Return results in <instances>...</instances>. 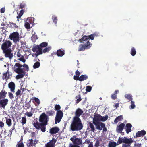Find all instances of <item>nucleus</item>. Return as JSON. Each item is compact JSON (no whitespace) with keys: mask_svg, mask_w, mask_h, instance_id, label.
<instances>
[{"mask_svg":"<svg viewBox=\"0 0 147 147\" xmlns=\"http://www.w3.org/2000/svg\"><path fill=\"white\" fill-rule=\"evenodd\" d=\"M57 140L53 138L52 140L49 142L47 144H49L51 145V146H53V145H54L56 143Z\"/></svg>","mask_w":147,"mask_h":147,"instance_id":"nucleus-39","label":"nucleus"},{"mask_svg":"<svg viewBox=\"0 0 147 147\" xmlns=\"http://www.w3.org/2000/svg\"><path fill=\"white\" fill-rule=\"evenodd\" d=\"M136 53V51L134 47H132L131 48L130 51V54L131 55L133 56H134L135 55Z\"/></svg>","mask_w":147,"mask_h":147,"instance_id":"nucleus-33","label":"nucleus"},{"mask_svg":"<svg viewBox=\"0 0 147 147\" xmlns=\"http://www.w3.org/2000/svg\"><path fill=\"white\" fill-rule=\"evenodd\" d=\"M12 51L10 49L3 51V53L5 54V56L7 58H9L10 59H12L13 57V54L11 53Z\"/></svg>","mask_w":147,"mask_h":147,"instance_id":"nucleus-10","label":"nucleus"},{"mask_svg":"<svg viewBox=\"0 0 147 147\" xmlns=\"http://www.w3.org/2000/svg\"><path fill=\"white\" fill-rule=\"evenodd\" d=\"M21 91L20 90H18L16 92V94L17 96H18L19 95H20Z\"/></svg>","mask_w":147,"mask_h":147,"instance_id":"nucleus-60","label":"nucleus"},{"mask_svg":"<svg viewBox=\"0 0 147 147\" xmlns=\"http://www.w3.org/2000/svg\"><path fill=\"white\" fill-rule=\"evenodd\" d=\"M136 107V106L135 105V102L134 101H132V100L131 101V105H130V109H134Z\"/></svg>","mask_w":147,"mask_h":147,"instance_id":"nucleus-47","label":"nucleus"},{"mask_svg":"<svg viewBox=\"0 0 147 147\" xmlns=\"http://www.w3.org/2000/svg\"><path fill=\"white\" fill-rule=\"evenodd\" d=\"M12 44L11 42L9 40L6 41L1 45V48L3 51L7 50Z\"/></svg>","mask_w":147,"mask_h":147,"instance_id":"nucleus-7","label":"nucleus"},{"mask_svg":"<svg viewBox=\"0 0 147 147\" xmlns=\"http://www.w3.org/2000/svg\"><path fill=\"white\" fill-rule=\"evenodd\" d=\"M39 48V45H37L34 47L32 49V51L34 52H36L37 51L38 49Z\"/></svg>","mask_w":147,"mask_h":147,"instance_id":"nucleus-52","label":"nucleus"},{"mask_svg":"<svg viewBox=\"0 0 147 147\" xmlns=\"http://www.w3.org/2000/svg\"><path fill=\"white\" fill-rule=\"evenodd\" d=\"M23 67L26 68V70L28 71L29 70V67L27 65L24 64L23 65Z\"/></svg>","mask_w":147,"mask_h":147,"instance_id":"nucleus-59","label":"nucleus"},{"mask_svg":"<svg viewBox=\"0 0 147 147\" xmlns=\"http://www.w3.org/2000/svg\"><path fill=\"white\" fill-rule=\"evenodd\" d=\"M76 136L74 135L71 138L70 140L72 141L74 144L81 145L82 144V141L81 139L76 138Z\"/></svg>","mask_w":147,"mask_h":147,"instance_id":"nucleus-6","label":"nucleus"},{"mask_svg":"<svg viewBox=\"0 0 147 147\" xmlns=\"http://www.w3.org/2000/svg\"><path fill=\"white\" fill-rule=\"evenodd\" d=\"M70 147H80V146L76 144H71L70 145Z\"/></svg>","mask_w":147,"mask_h":147,"instance_id":"nucleus-64","label":"nucleus"},{"mask_svg":"<svg viewBox=\"0 0 147 147\" xmlns=\"http://www.w3.org/2000/svg\"><path fill=\"white\" fill-rule=\"evenodd\" d=\"M117 144L114 142H110L108 145V147H116Z\"/></svg>","mask_w":147,"mask_h":147,"instance_id":"nucleus-32","label":"nucleus"},{"mask_svg":"<svg viewBox=\"0 0 147 147\" xmlns=\"http://www.w3.org/2000/svg\"><path fill=\"white\" fill-rule=\"evenodd\" d=\"M111 97L113 99H116L117 98V95L115 94H113L111 95Z\"/></svg>","mask_w":147,"mask_h":147,"instance_id":"nucleus-55","label":"nucleus"},{"mask_svg":"<svg viewBox=\"0 0 147 147\" xmlns=\"http://www.w3.org/2000/svg\"><path fill=\"white\" fill-rule=\"evenodd\" d=\"M92 89V87L90 86H88L86 87V90L87 92H90Z\"/></svg>","mask_w":147,"mask_h":147,"instance_id":"nucleus-51","label":"nucleus"},{"mask_svg":"<svg viewBox=\"0 0 147 147\" xmlns=\"http://www.w3.org/2000/svg\"><path fill=\"white\" fill-rule=\"evenodd\" d=\"M74 79L76 80H79L80 81V77L76 75H74Z\"/></svg>","mask_w":147,"mask_h":147,"instance_id":"nucleus-57","label":"nucleus"},{"mask_svg":"<svg viewBox=\"0 0 147 147\" xmlns=\"http://www.w3.org/2000/svg\"><path fill=\"white\" fill-rule=\"evenodd\" d=\"M108 118L107 115H106L105 116H102L101 115V121H105L107 120Z\"/></svg>","mask_w":147,"mask_h":147,"instance_id":"nucleus-38","label":"nucleus"},{"mask_svg":"<svg viewBox=\"0 0 147 147\" xmlns=\"http://www.w3.org/2000/svg\"><path fill=\"white\" fill-rule=\"evenodd\" d=\"M96 126V129L100 130H101L102 127H104V123L102 122H99L94 124Z\"/></svg>","mask_w":147,"mask_h":147,"instance_id":"nucleus-15","label":"nucleus"},{"mask_svg":"<svg viewBox=\"0 0 147 147\" xmlns=\"http://www.w3.org/2000/svg\"><path fill=\"white\" fill-rule=\"evenodd\" d=\"M57 55L59 57L63 56L65 54V51L63 49L57 50V52L56 53Z\"/></svg>","mask_w":147,"mask_h":147,"instance_id":"nucleus-21","label":"nucleus"},{"mask_svg":"<svg viewBox=\"0 0 147 147\" xmlns=\"http://www.w3.org/2000/svg\"><path fill=\"white\" fill-rule=\"evenodd\" d=\"M125 124L123 123H121L118 126L116 129V130L117 132L121 133L122 131L125 128Z\"/></svg>","mask_w":147,"mask_h":147,"instance_id":"nucleus-12","label":"nucleus"},{"mask_svg":"<svg viewBox=\"0 0 147 147\" xmlns=\"http://www.w3.org/2000/svg\"><path fill=\"white\" fill-rule=\"evenodd\" d=\"M21 121L22 125H23L26 123V117H22V118Z\"/></svg>","mask_w":147,"mask_h":147,"instance_id":"nucleus-46","label":"nucleus"},{"mask_svg":"<svg viewBox=\"0 0 147 147\" xmlns=\"http://www.w3.org/2000/svg\"><path fill=\"white\" fill-rule=\"evenodd\" d=\"M9 73L8 70L7 72L6 73H3V76H2V79L3 80L5 79H7L9 78V77L7 76V73Z\"/></svg>","mask_w":147,"mask_h":147,"instance_id":"nucleus-37","label":"nucleus"},{"mask_svg":"<svg viewBox=\"0 0 147 147\" xmlns=\"http://www.w3.org/2000/svg\"><path fill=\"white\" fill-rule=\"evenodd\" d=\"M46 113L49 116H52L55 113V112L53 110H48L46 111Z\"/></svg>","mask_w":147,"mask_h":147,"instance_id":"nucleus-30","label":"nucleus"},{"mask_svg":"<svg viewBox=\"0 0 147 147\" xmlns=\"http://www.w3.org/2000/svg\"><path fill=\"white\" fill-rule=\"evenodd\" d=\"M43 51L42 48L39 46V48L36 51L37 54H36V56H37L40 54H42L43 53Z\"/></svg>","mask_w":147,"mask_h":147,"instance_id":"nucleus-34","label":"nucleus"},{"mask_svg":"<svg viewBox=\"0 0 147 147\" xmlns=\"http://www.w3.org/2000/svg\"><path fill=\"white\" fill-rule=\"evenodd\" d=\"M22 67V65L18 63H16L13 67V69L14 70V71L18 74L16 77L17 79L22 78L25 74L26 73L23 70V69L21 68Z\"/></svg>","mask_w":147,"mask_h":147,"instance_id":"nucleus-2","label":"nucleus"},{"mask_svg":"<svg viewBox=\"0 0 147 147\" xmlns=\"http://www.w3.org/2000/svg\"><path fill=\"white\" fill-rule=\"evenodd\" d=\"M146 134V132L144 130H142L140 131H138L136 134V136L137 137H143Z\"/></svg>","mask_w":147,"mask_h":147,"instance_id":"nucleus-18","label":"nucleus"},{"mask_svg":"<svg viewBox=\"0 0 147 147\" xmlns=\"http://www.w3.org/2000/svg\"><path fill=\"white\" fill-rule=\"evenodd\" d=\"M59 131V128L57 127H55L50 129L49 133L51 134H52L58 133Z\"/></svg>","mask_w":147,"mask_h":147,"instance_id":"nucleus-14","label":"nucleus"},{"mask_svg":"<svg viewBox=\"0 0 147 147\" xmlns=\"http://www.w3.org/2000/svg\"><path fill=\"white\" fill-rule=\"evenodd\" d=\"M8 87L10 89L11 91L14 92L15 84L13 82H11L8 84Z\"/></svg>","mask_w":147,"mask_h":147,"instance_id":"nucleus-22","label":"nucleus"},{"mask_svg":"<svg viewBox=\"0 0 147 147\" xmlns=\"http://www.w3.org/2000/svg\"><path fill=\"white\" fill-rule=\"evenodd\" d=\"M88 39H90L92 40H93L94 39V37L92 34H91L90 35L88 36Z\"/></svg>","mask_w":147,"mask_h":147,"instance_id":"nucleus-63","label":"nucleus"},{"mask_svg":"<svg viewBox=\"0 0 147 147\" xmlns=\"http://www.w3.org/2000/svg\"><path fill=\"white\" fill-rule=\"evenodd\" d=\"M125 97L129 101H131L132 100V96L131 94H126L125 95Z\"/></svg>","mask_w":147,"mask_h":147,"instance_id":"nucleus-35","label":"nucleus"},{"mask_svg":"<svg viewBox=\"0 0 147 147\" xmlns=\"http://www.w3.org/2000/svg\"><path fill=\"white\" fill-rule=\"evenodd\" d=\"M25 6V4L24 3H21L20 4L19 7L20 8L23 9L24 7Z\"/></svg>","mask_w":147,"mask_h":147,"instance_id":"nucleus-56","label":"nucleus"},{"mask_svg":"<svg viewBox=\"0 0 147 147\" xmlns=\"http://www.w3.org/2000/svg\"><path fill=\"white\" fill-rule=\"evenodd\" d=\"M4 126V123L3 122L0 120V127L1 128L3 127Z\"/></svg>","mask_w":147,"mask_h":147,"instance_id":"nucleus-58","label":"nucleus"},{"mask_svg":"<svg viewBox=\"0 0 147 147\" xmlns=\"http://www.w3.org/2000/svg\"><path fill=\"white\" fill-rule=\"evenodd\" d=\"M101 121V115L99 114H96L94 115L93 119V124L100 122Z\"/></svg>","mask_w":147,"mask_h":147,"instance_id":"nucleus-11","label":"nucleus"},{"mask_svg":"<svg viewBox=\"0 0 147 147\" xmlns=\"http://www.w3.org/2000/svg\"><path fill=\"white\" fill-rule=\"evenodd\" d=\"M76 98L77 99L76 100V102L77 103H78L80 101L82 100L81 96L80 94L78 95V96L76 97Z\"/></svg>","mask_w":147,"mask_h":147,"instance_id":"nucleus-40","label":"nucleus"},{"mask_svg":"<svg viewBox=\"0 0 147 147\" xmlns=\"http://www.w3.org/2000/svg\"><path fill=\"white\" fill-rule=\"evenodd\" d=\"M48 45V44L47 42H44L40 44L39 46L40 47L43 48L46 47Z\"/></svg>","mask_w":147,"mask_h":147,"instance_id":"nucleus-42","label":"nucleus"},{"mask_svg":"<svg viewBox=\"0 0 147 147\" xmlns=\"http://www.w3.org/2000/svg\"><path fill=\"white\" fill-rule=\"evenodd\" d=\"M40 63L38 61H37L33 65V67L34 69L38 68L40 67Z\"/></svg>","mask_w":147,"mask_h":147,"instance_id":"nucleus-36","label":"nucleus"},{"mask_svg":"<svg viewBox=\"0 0 147 147\" xmlns=\"http://www.w3.org/2000/svg\"><path fill=\"white\" fill-rule=\"evenodd\" d=\"M36 33L35 32L34 34L32 35V36L31 37V39L32 40H35L38 39V37L37 35L35 34Z\"/></svg>","mask_w":147,"mask_h":147,"instance_id":"nucleus-44","label":"nucleus"},{"mask_svg":"<svg viewBox=\"0 0 147 147\" xmlns=\"http://www.w3.org/2000/svg\"><path fill=\"white\" fill-rule=\"evenodd\" d=\"M132 127V125L129 123L126 124L125 126L126 131L127 134H128L131 131V129Z\"/></svg>","mask_w":147,"mask_h":147,"instance_id":"nucleus-20","label":"nucleus"},{"mask_svg":"<svg viewBox=\"0 0 147 147\" xmlns=\"http://www.w3.org/2000/svg\"><path fill=\"white\" fill-rule=\"evenodd\" d=\"M33 18L32 17L28 18L27 19L26 21H28L30 23L28 22H26L24 24V26L27 29H29L30 28V23H31L32 22L30 21L31 20H32Z\"/></svg>","mask_w":147,"mask_h":147,"instance_id":"nucleus-17","label":"nucleus"},{"mask_svg":"<svg viewBox=\"0 0 147 147\" xmlns=\"http://www.w3.org/2000/svg\"><path fill=\"white\" fill-rule=\"evenodd\" d=\"M6 94L7 92L3 89L0 92V99L5 98Z\"/></svg>","mask_w":147,"mask_h":147,"instance_id":"nucleus-24","label":"nucleus"},{"mask_svg":"<svg viewBox=\"0 0 147 147\" xmlns=\"http://www.w3.org/2000/svg\"><path fill=\"white\" fill-rule=\"evenodd\" d=\"M61 109L60 106L59 105H56L55 107V110L58 111Z\"/></svg>","mask_w":147,"mask_h":147,"instance_id":"nucleus-53","label":"nucleus"},{"mask_svg":"<svg viewBox=\"0 0 147 147\" xmlns=\"http://www.w3.org/2000/svg\"><path fill=\"white\" fill-rule=\"evenodd\" d=\"M85 45L86 47V49H88L91 47L92 45V44H90V42H89V41H88L86 42V44Z\"/></svg>","mask_w":147,"mask_h":147,"instance_id":"nucleus-48","label":"nucleus"},{"mask_svg":"<svg viewBox=\"0 0 147 147\" xmlns=\"http://www.w3.org/2000/svg\"><path fill=\"white\" fill-rule=\"evenodd\" d=\"M41 123H39L38 122L36 121V122H34L33 125L34 127L36 129H40V127L41 125Z\"/></svg>","mask_w":147,"mask_h":147,"instance_id":"nucleus-26","label":"nucleus"},{"mask_svg":"<svg viewBox=\"0 0 147 147\" xmlns=\"http://www.w3.org/2000/svg\"><path fill=\"white\" fill-rule=\"evenodd\" d=\"M47 124L43 123H41V125L40 127V129H41V130L42 131V132H45L46 131V126Z\"/></svg>","mask_w":147,"mask_h":147,"instance_id":"nucleus-29","label":"nucleus"},{"mask_svg":"<svg viewBox=\"0 0 147 147\" xmlns=\"http://www.w3.org/2000/svg\"><path fill=\"white\" fill-rule=\"evenodd\" d=\"M18 60L24 63L26 61V60L24 59V57L23 55H22L21 57L18 59Z\"/></svg>","mask_w":147,"mask_h":147,"instance_id":"nucleus-54","label":"nucleus"},{"mask_svg":"<svg viewBox=\"0 0 147 147\" xmlns=\"http://www.w3.org/2000/svg\"><path fill=\"white\" fill-rule=\"evenodd\" d=\"M86 49V46L85 45L81 44L79 46V48L78 49L79 51H84L85 50V49Z\"/></svg>","mask_w":147,"mask_h":147,"instance_id":"nucleus-31","label":"nucleus"},{"mask_svg":"<svg viewBox=\"0 0 147 147\" xmlns=\"http://www.w3.org/2000/svg\"><path fill=\"white\" fill-rule=\"evenodd\" d=\"M83 41H86L88 39V36H85L83 37Z\"/></svg>","mask_w":147,"mask_h":147,"instance_id":"nucleus-62","label":"nucleus"},{"mask_svg":"<svg viewBox=\"0 0 147 147\" xmlns=\"http://www.w3.org/2000/svg\"><path fill=\"white\" fill-rule=\"evenodd\" d=\"M87 125V129H91V131L93 132H94L95 130L94 127L92 123L91 122H89V123H88Z\"/></svg>","mask_w":147,"mask_h":147,"instance_id":"nucleus-23","label":"nucleus"},{"mask_svg":"<svg viewBox=\"0 0 147 147\" xmlns=\"http://www.w3.org/2000/svg\"><path fill=\"white\" fill-rule=\"evenodd\" d=\"M141 144L138 143H135L134 144V146L135 147H141Z\"/></svg>","mask_w":147,"mask_h":147,"instance_id":"nucleus-61","label":"nucleus"},{"mask_svg":"<svg viewBox=\"0 0 147 147\" xmlns=\"http://www.w3.org/2000/svg\"><path fill=\"white\" fill-rule=\"evenodd\" d=\"M38 142V141L36 139L34 140L32 139H29L27 141V147H33L34 146H35Z\"/></svg>","mask_w":147,"mask_h":147,"instance_id":"nucleus-8","label":"nucleus"},{"mask_svg":"<svg viewBox=\"0 0 147 147\" xmlns=\"http://www.w3.org/2000/svg\"><path fill=\"white\" fill-rule=\"evenodd\" d=\"M25 114L29 117H32L33 115V113L31 112H26Z\"/></svg>","mask_w":147,"mask_h":147,"instance_id":"nucleus-50","label":"nucleus"},{"mask_svg":"<svg viewBox=\"0 0 147 147\" xmlns=\"http://www.w3.org/2000/svg\"><path fill=\"white\" fill-rule=\"evenodd\" d=\"M9 38L10 39L12 40L15 43H17L20 40L19 33L17 32H13L10 35Z\"/></svg>","mask_w":147,"mask_h":147,"instance_id":"nucleus-3","label":"nucleus"},{"mask_svg":"<svg viewBox=\"0 0 147 147\" xmlns=\"http://www.w3.org/2000/svg\"><path fill=\"white\" fill-rule=\"evenodd\" d=\"M63 115V112L62 111H58L56 113V115L55 119V123L57 124V123H59L62 119Z\"/></svg>","mask_w":147,"mask_h":147,"instance_id":"nucleus-4","label":"nucleus"},{"mask_svg":"<svg viewBox=\"0 0 147 147\" xmlns=\"http://www.w3.org/2000/svg\"><path fill=\"white\" fill-rule=\"evenodd\" d=\"M123 119L122 115H120L117 117L114 120V122L115 123H117L118 122L121 121Z\"/></svg>","mask_w":147,"mask_h":147,"instance_id":"nucleus-28","label":"nucleus"},{"mask_svg":"<svg viewBox=\"0 0 147 147\" xmlns=\"http://www.w3.org/2000/svg\"><path fill=\"white\" fill-rule=\"evenodd\" d=\"M8 100L7 99L1 100L0 101V104L1 107L4 108L5 106L7 104Z\"/></svg>","mask_w":147,"mask_h":147,"instance_id":"nucleus-16","label":"nucleus"},{"mask_svg":"<svg viewBox=\"0 0 147 147\" xmlns=\"http://www.w3.org/2000/svg\"><path fill=\"white\" fill-rule=\"evenodd\" d=\"M123 140L124 138H122L119 137L117 142V145H119L123 142L124 143Z\"/></svg>","mask_w":147,"mask_h":147,"instance_id":"nucleus-43","label":"nucleus"},{"mask_svg":"<svg viewBox=\"0 0 147 147\" xmlns=\"http://www.w3.org/2000/svg\"><path fill=\"white\" fill-rule=\"evenodd\" d=\"M16 147H24L23 143L20 141L18 142Z\"/></svg>","mask_w":147,"mask_h":147,"instance_id":"nucleus-41","label":"nucleus"},{"mask_svg":"<svg viewBox=\"0 0 147 147\" xmlns=\"http://www.w3.org/2000/svg\"><path fill=\"white\" fill-rule=\"evenodd\" d=\"M31 100H33L32 102L34 103L36 106H38L40 103V101L37 98L32 97L31 98Z\"/></svg>","mask_w":147,"mask_h":147,"instance_id":"nucleus-13","label":"nucleus"},{"mask_svg":"<svg viewBox=\"0 0 147 147\" xmlns=\"http://www.w3.org/2000/svg\"><path fill=\"white\" fill-rule=\"evenodd\" d=\"M52 19L53 22L55 24H56L57 20V17L55 16V15H53L52 16Z\"/></svg>","mask_w":147,"mask_h":147,"instance_id":"nucleus-45","label":"nucleus"},{"mask_svg":"<svg viewBox=\"0 0 147 147\" xmlns=\"http://www.w3.org/2000/svg\"><path fill=\"white\" fill-rule=\"evenodd\" d=\"M83 125L81 119H72L70 126V130L74 131H79L83 128Z\"/></svg>","mask_w":147,"mask_h":147,"instance_id":"nucleus-1","label":"nucleus"},{"mask_svg":"<svg viewBox=\"0 0 147 147\" xmlns=\"http://www.w3.org/2000/svg\"><path fill=\"white\" fill-rule=\"evenodd\" d=\"M88 76L86 74L82 75L80 77V81H84L88 79Z\"/></svg>","mask_w":147,"mask_h":147,"instance_id":"nucleus-27","label":"nucleus"},{"mask_svg":"<svg viewBox=\"0 0 147 147\" xmlns=\"http://www.w3.org/2000/svg\"><path fill=\"white\" fill-rule=\"evenodd\" d=\"M123 141H124V143L129 144V146H130V144L133 142V140L131 138L128 139L126 137H124Z\"/></svg>","mask_w":147,"mask_h":147,"instance_id":"nucleus-19","label":"nucleus"},{"mask_svg":"<svg viewBox=\"0 0 147 147\" xmlns=\"http://www.w3.org/2000/svg\"><path fill=\"white\" fill-rule=\"evenodd\" d=\"M5 119H6V124L9 127L11 126L12 124V121L11 119L7 117H5Z\"/></svg>","mask_w":147,"mask_h":147,"instance_id":"nucleus-25","label":"nucleus"},{"mask_svg":"<svg viewBox=\"0 0 147 147\" xmlns=\"http://www.w3.org/2000/svg\"><path fill=\"white\" fill-rule=\"evenodd\" d=\"M83 112V111L80 108L76 110V111L75 112V116L73 117V118L78 119H81L79 118V117L82 115Z\"/></svg>","mask_w":147,"mask_h":147,"instance_id":"nucleus-9","label":"nucleus"},{"mask_svg":"<svg viewBox=\"0 0 147 147\" xmlns=\"http://www.w3.org/2000/svg\"><path fill=\"white\" fill-rule=\"evenodd\" d=\"M50 50L51 47H46L43 49V52L44 53H45L46 52H49Z\"/></svg>","mask_w":147,"mask_h":147,"instance_id":"nucleus-49","label":"nucleus"},{"mask_svg":"<svg viewBox=\"0 0 147 147\" xmlns=\"http://www.w3.org/2000/svg\"><path fill=\"white\" fill-rule=\"evenodd\" d=\"M48 118V116L44 113L40 115L39 117V121L41 123L47 124Z\"/></svg>","mask_w":147,"mask_h":147,"instance_id":"nucleus-5","label":"nucleus"}]
</instances>
